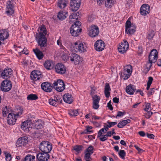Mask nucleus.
<instances>
[{
	"mask_svg": "<svg viewBox=\"0 0 161 161\" xmlns=\"http://www.w3.org/2000/svg\"><path fill=\"white\" fill-rule=\"evenodd\" d=\"M129 44L128 42L125 40H124L123 42H121L120 45L119 44L118 47V51L121 53L123 54L125 53L128 49Z\"/></svg>",
	"mask_w": 161,
	"mask_h": 161,
	"instance_id": "8",
	"label": "nucleus"
},
{
	"mask_svg": "<svg viewBox=\"0 0 161 161\" xmlns=\"http://www.w3.org/2000/svg\"><path fill=\"white\" fill-rule=\"evenodd\" d=\"M111 101H110L107 104V107L111 110H113V107L111 104Z\"/></svg>",
	"mask_w": 161,
	"mask_h": 161,
	"instance_id": "60",
	"label": "nucleus"
},
{
	"mask_svg": "<svg viewBox=\"0 0 161 161\" xmlns=\"http://www.w3.org/2000/svg\"><path fill=\"white\" fill-rule=\"evenodd\" d=\"M83 147L82 145H76L74 147L73 149L76 152L79 153L82 150Z\"/></svg>",
	"mask_w": 161,
	"mask_h": 161,
	"instance_id": "39",
	"label": "nucleus"
},
{
	"mask_svg": "<svg viewBox=\"0 0 161 161\" xmlns=\"http://www.w3.org/2000/svg\"><path fill=\"white\" fill-rule=\"evenodd\" d=\"M71 62H74L75 64H79L81 62L82 58L78 55L75 53H72L70 56Z\"/></svg>",
	"mask_w": 161,
	"mask_h": 161,
	"instance_id": "16",
	"label": "nucleus"
},
{
	"mask_svg": "<svg viewBox=\"0 0 161 161\" xmlns=\"http://www.w3.org/2000/svg\"><path fill=\"white\" fill-rule=\"evenodd\" d=\"M36 121V123L34 125L35 128L37 129H39L43 127L42 124L41 123L38 122V121Z\"/></svg>",
	"mask_w": 161,
	"mask_h": 161,
	"instance_id": "44",
	"label": "nucleus"
},
{
	"mask_svg": "<svg viewBox=\"0 0 161 161\" xmlns=\"http://www.w3.org/2000/svg\"><path fill=\"white\" fill-rule=\"evenodd\" d=\"M117 127L119 128H122L125 126L122 121H120L117 125Z\"/></svg>",
	"mask_w": 161,
	"mask_h": 161,
	"instance_id": "61",
	"label": "nucleus"
},
{
	"mask_svg": "<svg viewBox=\"0 0 161 161\" xmlns=\"http://www.w3.org/2000/svg\"><path fill=\"white\" fill-rule=\"evenodd\" d=\"M19 115V114L16 115L12 113H9L7 119L8 123L10 125H14L16 120V117Z\"/></svg>",
	"mask_w": 161,
	"mask_h": 161,
	"instance_id": "15",
	"label": "nucleus"
},
{
	"mask_svg": "<svg viewBox=\"0 0 161 161\" xmlns=\"http://www.w3.org/2000/svg\"><path fill=\"white\" fill-rule=\"evenodd\" d=\"M155 89L154 88H151L150 91L148 92V94L150 95H152L154 92Z\"/></svg>",
	"mask_w": 161,
	"mask_h": 161,
	"instance_id": "63",
	"label": "nucleus"
},
{
	"mask_svg": "<svg viewBox=\"0 0 161 161\" xmlns=\"http://www.w3.org/2000/svg\"><path fill=\"white\" fill-rule=\"evenodd\" d=\"M52 148L51 143L47 141H43L41 143L39 149L41 152L48 153Z\"/></svg>",
	"mask_w": 161,
	"mask_h": 161,
	"instance_id": "4",
	"label": "nucleus"
},
{
	"mask_svg": "<svg viewBox=\"0 0 161 161\" xmlns=\"http://www.w3.org/2000/svg\"><path fill=\"white\" fill-rule=\"evenodd\" d=\"M125 114L126 112L125 111H124L123 112L119 111L117 112V114L116 116V118H117V117H121L123 115Z\"/></svg>",
	"mask_w": 161,
	"mask_h": 161,
	"instance_id": "50",
	"label": "nucleus"
},
{
	"mask_svg": "<svg viewBox=\"0 0 161 161\" xmlns=\"http://www.w3.org/2000/svg\"><path fill=\"white\" fill-rule=\"evenodd\" d=\"M81 0H71L70 1V7L71 10L73 11L78 10L80 7Z\"/></svg>",
	"mask_w": 161,
	"mask_h": 161,
	"instance_id": "11",
	"label": "nucleus"
},
{
	"mask_svg": "<svg viewBox=\"0 0 161 161\" xmlns=\"http://www.w3.org/2000/svg\"><path fill=\"white\" fill-rule=\"evenodd\" d=\"M65 88V86H59L56 87V90L58 92H61L64 90Z\"/></svg>",
	"mask_w": 161,
	"mask_h": 161,
	"instance_id": "52",
	"label": "nucleus"
},
{
	"mask_svg": "<svg viewBox=\"0 0 161 161\" xmlns=\"http://www.w3.org/2000/svg\"><path fill=\"white\" fill-rule=\"evenodd\" d=\"M99 139L101 141L104 142L107 140L108 137L106 135H103L99 138Z\"/></svg>",
	"mask_w": 161,
	"mask_h": 161,
	"instance_id": "51",
	"label": "nucleus"
},
{
	"mask_svg": "<svg viewBox=\"0 0 161 161\" xmlns=\"http://www.w3.org/2000/svg\"><path fill=\"white\" fill-rule=\"evenodd\" d=\"M150 7L149 6L146 4H143L140 8V13L143 16H145L149 12Z\"/></svg>",
	"mask_w": 161,
	"mask_h": 161,
	"instance_id": "18",
	"label": "nucleus"
},
{
	"mask_svg": "<svg viewBox=\"0 0 161 161\" xmlns=\"http://www.w3.org/2000/svg\"><path fill=\"white\" fill-rule=\"evenodd\" d=\"M93 132L92 130L91 131H88L87 129H86L84 130L83 131H82L81 133V134H87L88 132Z\"/></svg>",
	"mask_w": 161,
	"mask_h": 161,
	"instance_id": "62",
	"label": "nucleus"
},
{
	"mask_svg": "<svg viewBox=\"0 0 161 161\" xmlns=\"http://www.w3.org/2000/svg\"><path fill=\"white\" fill-rule=\"evenodd\" d=\"M94 147L90 145L88 148L86 149V151L87 153H89L90 154H92L93 153Z\"/></svg>",
	"mask_w": 161,
	"mask_h": 161,
	"instance_id": "45",
	"label": "nucleus"
},
{
	"mask_svg": "<svg viewBox=\"0 0 161 161\" xmlns=\"http://www.w3.org/2000/svg\"><path fill=\"white\" fill-rule=\"evenodd\" d=\"M42 89L44 91L47 92H50L52 91L54 86L53 84L51 85V83L48 82H45L42 83L41 85Z\"/></svg>",
	"mask_w": 161,
	"mask_h": 161,
	"instance_id": "12",
	"label": "nucleus"
},
{
	"mask_svg": "<svg viewBox=\"0 0 161 161\" xmlns=\"http://www.w3.org/2000/svg\"><path fill=\"white\" fill-rule=\"evenodd\" d=\"M105 46L104 42L101 40H97L94 44L95 49L98 51L103 50L104 49Z\"/></svg>",
	"mask_w": 161,
	"mask_h": 161,
	"instance_id": "17",
	"label": "nucleus"
},
{
	"mask_svg": "<svg viewBox=\"0 0 161 161\" xmlns=\"http://www.w3.org/2000/svg\"><path fill=\"white\" fill-rule=\"evenodd\" d=\"M38 97L37 95L35 94H31L27 97V99L29 100H35L37 99Z\"/></svg>",
	"mask_w": 161,
	"mask_h": 161,
	"instance_id": "34",
	"label": "nucleus"
},
{
	"mask_svg": "<svg viewBox=\"0 0 161 161\" xmlns=\"http://www.w3.org/2000/svg\"><path fill=\"white\" fill-rule=\"evenodd\" d=\"M8 1L7 2L6 13L9 15H12L14 12V4L13 3L12 0Z\"/></svg>",
	"mask_w": 161,
	"mask_h": 161,
	"instance_id": "7",
	"label": "nucleus"
},
{
	"mask_svg": "<svg viewBox=\"0 0 161 161\" xmlns=\"http://www.w3.org/2000/svg\"><path fill=\"white\" fill-rule=\"evenodd\" d=\"M151 110V109H150L149 111H147V113H146L145 114V116L147 119L149 118L153 114V112H151L150 111Z\"/></svg>",
	"mask_w": 161,
	"mask_h": 161,
	"instance_id": "53",
	"label": "nucleus"
},
{
	"mask_svg": "<svg viewBox=\"0 0 161 161\" xmlns=\"http://www.w3.org/2000/svg\"><path fill=\"white\" fill-rule=\"evenodd\" d=\"M136 31V27L134 26H132L128 29L127 32H125L127 34H132Z\"/></svg>",
	"mask_w": 161,
	"mask_h": 161,
	"instance_id": "36",
	"label": "nucleus"
},
{
	"mask_svg": "<svg viewBox=\"0 0 161 161\" xmlns=\"http://www.w3.org/2000/svg\"><path fill=\"white\" fill-rule=\"evenodd\" d=\"M81 24L80 21L77 20L74 22V24L72 25L70 29V32L72 36H76L80 34L82 30L80 27Z\"/></svg>",
	"mask_w": 161,
	"mask_h": 161,
	"instance_id": "3",
	"label": "nucleus"
},
{
	"mask_svg": "<svg viewBox=\"0 0 161 161\" xmlns=\"http://www.w3.org/2000/svg\"><path fill=\"white\" fill-rule=\"evenodd\" d=\"M33 51L38 59L41 60L43 58L44 54L39 49L36 48L33 49Z\"/></svg>",
	"mask_w": 161,
	"mask_h": 161,
	"instance_id": "22",
	"label": "nucleus"
},
{
	"mask_svg": "<svg viewBox=\"0 0 161 161\" xmlns=\"http://www.w3.org/2000/svg\"><path fill=\"white\" fill-rule=\"evenodd\" d=\"M45 67L47 69H51L53 67V62L50 60L46 61L44 64Z\"/></svg>",
	"mask_w": 161,
	"mask_h": 161,
	"instance_id": "28",
	"label": "nucleus"
},
{
	"mask_svg": "<svg viewBox=\"0 0 161 161\" xmlns=\"http://www.w3.org/2000/svg\"><path fill=\"white\" fill-rule=\"evenodd\" d=\"M55 71L58 74L61 75L65 74L66 72V68L62 63H58L55 66Z\"/></svg>",
	"mask_w": 161,
	"mask_h": 161,
	"instance_id": "10",
	"label": "nucleus"
},
{
	"mask_svg": "<svg viewBox=\"0 0 161 161\" xmlns=\"http://www.w3.org/2000/svg\"><path fill=\"white\" fill-rule=\"evenodd\" d=\"M123 71H126V72L131 75L132 72V66L130 64L126 65L124 67Z\"/></svg>",
	"mask_w": 161,
	"mask_h": 161,
	"instance_id": "30",
	"label": "nucleus"
},
{
	"mask_svg": "<svg viewBox=\"0 0 161 161\" xmlns=\"http://www.w3.org/2000/svg\"><path fill=\"white\" fill-rule=\"evenodd\" d=\"M9 36L7 30H3L0 33V46L3 43L5 44L4 40L8 38Z\"/></svg>",
	"mask_w": 161,
	"mask_h": 161,
	"instance_id": "19",
	"label": "nucleus"
},
{
	"mask_svg": "<svg viewBox=\"0 0 161 161\" xmlns=\"http://www.w3.org/2000/svg\"><path fill=\"white\" fill-rule=\"evenodd\" d=\"M119 154L122 158L124 159L126 155V153L124 150H120L119 153Z\"/></svg>",
	"mask_w": 161,
	"mask_h": 161,
	"instance_id": "46",
	"label": "nucleus"
},
{
	"mask_svg": "<svg viewBox=\"0 0 161 161\" xmlns=\"http://www.w3.org/2000/svg\"><path fill=\"white\" fill-rule=\"evenodd\" d=\"M119 74H120L121 77L123 78L124 80L127 79L131 75L130 74H129L128 72H126V71H124L121 72Z\"/></svg>",
	"mask_w": 161,
	"mask_h": 161,
	"instance_id": "29",
	"label": "nucleus"
},
{
	"mask_svg": "<svg viewBox=\"0 0 161 161\" xmlns=\"http://www.w3.org/2000/svg\"><path fill=\"white\" fill-rule=\"evenodd\" d=\"M93 102L99 103L100 99V97L97 95H95L92 97Z\"/></svg>",
	"mask_w": 161,
	"mask_h": 161,
	"instance_id": "41",
	"label": "nucleus"
},
{
	"mask_svg": "<svg viewBox=\"0 0 161 161\" xmlns=\"http://www.w3.org/2000/svg\"><path fill=\"white\" fill-rule=\"evenodd\" d=\"M35 157L33 155L28 154L25 157L24 161H34Z\"/></svg>",
	"mask_w": 161,
	"mask_h": 161,
	"instance_id": "32",
	"label": "nucleus"
},
{
	"mask_svg": "<svg viewBox=\"0 0 161 161\" xmlns=\"http://www.w3.org/2000/svg\"><path fill=\"white\" fill-rule=\"evenodd\" d=\"M148 79L147 84L151 85L153 80V78L152 77L150 76L148 77Z\"/></svg>",
	"mask_w": 161,
	"mask_h": 161,
	"instance_id": "57",
	"label": "nucleus"
},
{
	"mask_svg": "<svg viewBox=\"0 0 161 161\" xmlns=\"http://www.w3.org/2000/svg\"><path fill=\"white\" fill-rule=\"evenodd\" d=\"M155 32L153 30H151L148 31L147 38L149 40H151L155 35Z\"/></svg>",
	"mask_w": 161,
	"mask_h": 161,
	"instance_id": "35",
	"label": "nucleus"
},
{
	"mask_svg": "<svg viewBox=\"0 0 161 161\" xmlns=\"http://www.w3.org/2000/svg\"><path fill=\"white\" fill-rule=\"evenodd\" d=\"M67 16L68 12L61 11L58 13L57 17L59 20H62L66 18Z\"/></svg>",
	"mask_w": 161,
	"mask_h": 161,
	"instance_id": "24",
	"label": "nucleus"
},
{
	"mask_svg": "<svg viewBox=\"0 0 161 161\" xmlns=\"http://www.w3.org/2000/svg\"><path fill=\"white\" fill-rule=\"evenodd\" d=\"M91 154L89 153H85L84 156V158L86 161H91L92 160V158L91 157Z\"/></svg>",
	"mask_w": 161,
	"mask_h": 161,
	"instance_id": "43",
	"label": "nucleus"
},
{
	"mask_svg": "<svg viewBox=\"0 0 161 161\" xmlns=\"http://www.w3.org/2000/svg\"><path fill=\"white\" fill-rule=\"evenodd\" d=\"M123 123L124 125L125 126L127 124L129 123L130 122V119L127 120H124L121 121Z\"/></svg>",
	"mask_w": 161,
	"mask_h": 161,
	"instance_id": "58",
	"label": "nucleus"
},
{
	"mask_svg": "<svg viewBox=\"0 0 161 161\" xmlns=\"http://www.w3.org/2000/svg\"><path fill=\"white\" fill-rule=\"evenodd\" d=\"M48 102L50 104L53 106L56 107L58 105L57 103H56V101L55 99H50L49 100Z\"/></svg>",
	"mask_w": 161,
	"mask_h": 161,
	"instance_id": "42",
	"label": "nucleus"
},
{
	"mask_svg": "<svg viewBox=\"0 0 161 161\" xmlns=\"http://www.w3.org/2000/svg\"><path fill=\"white\" fill-rule=\"evenodd\" d=\"M63 97L64 101L66 103L70 104L73 101L71 95L69 93L64 94Z\"/></svg>",
	"mask_w": 161,
	"mask_h": 161,
	"instance_id": "23",
	"label": "nucleus"
},
{
	"mask_svg": "<svg viewBox=\"0 0 161 161\" xmlns=\"http://www.w3.org/2000/svg\"><path fill=\"white\" fill-rule=\"evenodd\" d=\"M35 38L40 48L42 51H45L47 46V39L45 35L39 32V33H36Z\"/></svg>",
	"mask_w": 161,
	"mask_h": 161,
	"instance_id": "1",
	"label": "nucleus"
},
{
	"mask_svg": "<svg viewBox=\"0 0 161 161\" xmlns=\"http://www.w3.org/2000/svg\"><path fill=\"white\" fill-rule=\"evenodd\" d=\"M114 2L113 0H106L105 2V6L108 8H110L114 4Z\"/></svg>",
	"mask_w": 161,
	"mask_h": 161,
	"instance_id": "33",
	"label": "nucleus"
},
{
	"mask_svg": "<svg viewBox=\"0 0 161 161\" xmlns=\"http://www.w3.org/2000/svg\"><path fill=\"white\" fill-rule=\"evenodd\" d=\"M6 160L7 161H10L11 159V155L9 153H8L5 155Z\"/></svg>",
	"mask_w": 161,
	"mask_h": 161,
	"instance_id": "55",
	"label": "nucleus"
},
{
	"mask_svg": "<svg viewBox=\"0 0 161 161\" xmlns=\"http://www.w3.org/2000/svg\"><path fill=\"white\" fill-rule=\"evenodd\" d=\"M28 142V137L23 136L18 139L17 142V146L19 147H22L26 145Z\"/></svg>",
	"mask_w": 161,
	"mask_h": 161,
	"instance_id": "20",
	"label": "nucleus"
},
{
	"mask_svg": "<svg viewBox=\"0 0 161 161\" xmlns=\"http://www.w3.org/2000/svg\"><path fill=\"white\" fill-rule=\"evenodd\" d=\"M136 90L135 86L130 84L126 86V92L129 94L132 95L134 94Z\"/></svg>",
	"mask_w": 161,
	"mask_h": 161,
	"instance_id": "21",
	"label": "nucleus"
},
{
	"mask_svg": "<svg viewBox=\"0 0 161 161\" xmlns=\"http://www.w3.org/2000/svg\"><path fill=\"white\" fill-rule=\"evenodd\" d=\"M76 48L81 53H84L86 51V49L84 47L82 43H80L78 46L76 47Z\"/></svg>",
	"mask_w": 161,
	"mask_h": 161,
	"instance_id": "31",
	"label": "nucleus"
},
{
	"mask_svg": "<svg viewBox=\"0 0 161 161\" xmlns=\"http://www.w3.org/2000/svg\"><path fill=\"white\" fill-rule=\"evenodd\" d=\"M107 123L108 124V125H107L108 127H109V128H111V127L117 124L116 122H110L109 121H107Z\"/></svg>",
	"mask_w": 161,
	"mask_h": 161,
	"instance_id": "49",
	"label": "nucleus"
},
{
	"mask_svg": "<svg viewBox=\"0 0 161 161\" xmlns=\"http://www.w3.org/2000/svg\"><path fill=\"white\" fill-rule=\"evenodd\" d=\"M12 87V84L10 80L6 79L3 81L0 86L1 89L3 91L7 92L9 91Z\"/></svg>",
	"mask_w": 161,
	"mask_h": 161,
	"instance_id": "5",
	"label": "nucleus"
},
{
	"mask_svg": "<svg viewBox=\"0 0 161 161\" xmlns=\"http://www.w3.org/2000/svg\"><path fill=\"white\" fill-rule=\"evenodd\" d=\"M88 30L89 35L91 37H95L99 34V28L96 25H92L89 27Z\"/></svg>",
	"mask_w": 161,
	"mask_h": 161,
	"instance_id": "9",
	"label": "nucleus"
},
{
	"mask_svg": "<svg viewBox=\"0 0 161 161\" xmlns=\"http://www.w3.org/2000/svg\"><path fill=\"white\" fill-rule=\"evenodd\" d=\"M10 110V108L9 107H8L7 106H5L3 109V114L4 116H6V114L8 113H9Z\"/></svg>",
	"mask_w": 161,
	"mask_h": 161,
	"instance_id": "38",
	"label": "nucleus"
},
{
	"mask_svg": "<svg viewBox=\"0 0 161 161\" xmlns=\"http://www.w3.org/2000/svg\"><path fill=\"white\" fill-rule=\"evenodd\" d=\"M147 137L150 139H153L154 137L155 136L153 134H149L148 133H147Z\"/></svg>",
	"mask_w": 161,
	"mask_h": 161,
	"instance_id": "59",
	"label": "nucleus"
},
{
	"mask_svg": "<svg viewBox=\"0 0 161 161\" xmlns=\"http://www.w3.org/2000/svg\"><path fill=\"white\" fill-rule=\"evenodd\" d=\"M53 86H57V87L59 86H65V85L63 80L60 79H58L54 81L53 83Z\"/></svg>",
	"mask_w": 161,
	"mask_h": 161,
	"instance_id": "27",
	"label": "nucleus"
},
{
	"mask_svg": "<svg viewBox=\"0 0 161 161\" xmlns=\"http://www.w3.org/2000/svg\"><path fill=\"white\" fill-rule=\"evenodd\" d=\"M68 0H58L57 6L60 8H64L66 6Z\"/></svg>",
	"mask_w": 161,
	"mask_h": 161,
	"instance_id": "26",
	"label": "nucleus"
},
{
	"mask_svg": "<svg viewBox=\"0 0 161 161\" xmlns=\"http://www.w3.org/2000/svg\"><path fill=\"white\" fill-rule=\"evenodd\" d=\"M98 103H99L93 102V108L96 109H97L99 106Z\"/></svg>",
	"mask_w": 161,
	"mask_h": 161,
	"instance_id": "54",
	"label": "nucleus"
},
{
	"mask_svg": "<svg viewBox=\"0 0 161 161\" xmlns=\"http://www.w3.org/2000/svg\"><path fill=\"white\" fill-rule=\"evenodd\" d=\"M111 89L110 88L109 85L108 83H106L104 87V94L106 97L108 98L110 96V91Z\"/></svg>",
	"mask_w": 161,
	"mask_h": 161,
	"instance_id": "25",
	"label": "nucleus"
},
{
	"mask_svg": "<svg viewBox=\"0 0 161 161\" xmlns=\"http://www.w3.org/2000/svg\"><path fill=\"white\" fill-rule=\"evenodd\" d=\"M30 77L32 80L34 81V83H36L37 80H39L42 78V74L38 71L34 70L31 73Z\"/></svg>",
	"mask_w": 161,
	"mask_h": 161,
	"instance_id": "14",
	"label": "nucleus"
},
{
	"mask_svg": "<svg viewBox=\"0 0 161 161\" xmlns=\"http://www.w3.org/2000/svg\"><path fill=\"white\" fill-rule=\"evenodd\" d=\"M78 112L77 110H71L69 112V114L70 116H75L77 115Z\"/></svg>",
	"mask_w": 161,
	"mask_h": 161,
	"instance_id": "48",
	"label": "nucleus"
},
{
	"mask_svg": "<svg viewBox=\"0 0 161 161\" xmlns=\"http://www.w3.org/2000/svg\"><path fill=\"white\" fill-rule=\"evenodd\" d=\"M40 30L41 31L40 32H42L45 36L47 33V30L44 25H43L41 26L40 28Z\"/></svg>",
	"mask_w": 161,
	"mask_h": 161,
	"instance_id": "47",
	"label": "nucleus"
},
{
	"mask_svg": "<svg viewBox=\"0 0 161 161\" xmlns=\"http://www.w3.org/2000/svg\"><path fill=\"white\" fill-rule=\"evenodd\" d=\"M34 125L31 120H27L23 122L21 125V128L25 131H31L33 126Z\"/></svg>",
	"mask_w": 161,
	"mask_h": 161,
	"instance_id": "6",
	"label": "nucleus"
},
{
	"mask_svg": "<svg viewBox=\"0 0 161 161\" xmlns=\"http://www.w3.org/2000/svg\"><path fill=\"white\" fill-rule=\"evenodd\" d=\"M149 108H150V103H147L146 105L145 108H144V110L145 111H148V110L149 109Z\"/></svg>",
	"mask_w": 161,
	"mask_h": 161,
	"instance_id": "56",
	"label": "nucleus"
},
{
	"mask_svg": "<svg viewBox=\"0 0 161 161\" xmlns=\"http://www.w3.org/2000/svg\"><path fill=\"white\" fill-rule=\"evenodd\" d=\"M80 13L79 12H77L76 13H72L71 15H70L69 16V19L70 20V21H71V19H78V18H76V17L77 16H79V15Z\"/></svg>",
	"mask_w": 161,
	"mask_h": 161,
	"instance_id": "37",
	"label": "nucleus"
},
{
	"mask_svg": "<svg viewBox=\"0 0 161 161\" xmlns=\"http://www.w3.org/2000/svg\"><path fill=\"white\" fill-rule=\"evenodd\" d=\"M132 26L130 20L128 19L125 23V32H127L128 29Z\"/></svg>",
	"mask_w": 161,
	"mask_h": 161,
	"instance_id": "40",
	"label": "nucleus"
},
{
	"mask_svg": "<svg viewBox=\"0 0 161 161\" xmlns=\"http://www.w3.org/2000/svg\"><path fill=\"white\" fill-rule=\"evenodd\" d=\"M36 157L38 161H46L49 158L50 156L48 153L42 152L39 153L36 155Z\"/></svg>",
	"mask_w": 161,
	"mask_h": 161,
	"instance_id": "13",
	"label": "nucleus"
},
{
	"mask_svg": "<svg viewBox=\"0 0 161 161\" xmlns=\"http://www.w3.org/2000/svg\"><path fill=\"white\" fill-rule=\"evenodd\" d=\"M134 147L139 152H142L144 151V150H142V149H141L138 146L136 145H135Z\"/></svg>",
	"mask_w": 161,
	"mask_h": 161,
	"instance_id": "64",
	"label": "nucleus"
},
{
	"mask_svg": "<svg viewBox=\"0 0 161 161\" xmlns=\"http://www.w3.org/2000/svg\"><path fill=\"white\" fill-rule=\"evenodd\" d=\"M158 58V52L155 49L152 50L148 56V61L146 65L147 71H148L152 66L153 63H155Z\"/></svg>",
	"mask_w": 161,
	"mask_h": 161,
	"instance_id": "2",
	"label": "nucleus"
}]
</instances>
